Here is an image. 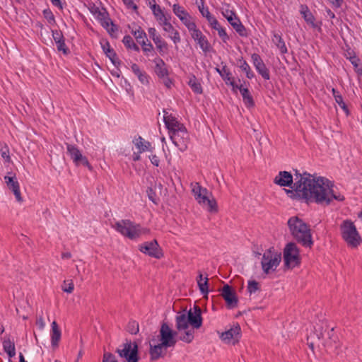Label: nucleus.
Segmentation results:
<instances>
[{"mask_svg": "<svg viewBox=\"0 0 362 362\" xmlns=\"http://www.w3.org/2000/svg\"><path fill=\"white\" fill-rule=\"evenodd\" d=\"M116 353L121 358H124L127 362H138L139 357L138 355V344L136 342L126 341L120 348L116 350Z\"/></svg>", "mask_w": 362, "mask_h": 362, "instance_id": "obj_9", "label": "nucleus"}, {"mask_svg": "<svg viewBox=\"0 0 362 362\" xmlns=\"http://www.w3.org/2000/svg\"><path fill=\"white\" fill-rule=\"evenodd\" d=\"M238 65L240 69H242L246 74V77L249 79H252L255 76L254 72L252 71L248 63L243 58H240L238 59Z\"/></svg>", "mask_w": 362, "mask_h": 362, "instance_id": "obj_35", "label": "nucleus"}, {"mask_svg": "<svg viewBox=\"0 0 362 362\" xmlns=\"http://www.w3.org/2000/svg\"><path fill=\"white\" fill-rule=\"evenodd\" d=\"M274 182L281 187H290L293 184V176L287 171H280L275 177Z\"/></svg>", "mask_w": 362, "mask_h": 362, "instance_id": "obj_25", "label": "nucleus"}, {"mask_svg": "<svg viewBox=\"0 0 362 362\" xmlns=\"http://www.w3.org/2000/svg\"><path fill=\"white\" fill-rule=\"evenodd\" d=\"M156 20L158 21L159 25L162 26L163 29L171 24L169 21L170 17L168 18L165 14L160 18H158Z\"/></svg>", "mask_w": 362, "mask_h": 362, "instance_id": "obj_57", "label": "nucleus"}, {"mask_svg": "<svg viewBox=\"0 0 362 362\" xmlns=\"http://www.w3.org/2000/svg\"><path fill=\"white\" fill-rule=\"evenodd\" d=\"M180 21L186 26L189 33L197 28L196 23L192 21V17L189 13L183 16Z\"/></svg>", "mask_w": 362, "mask_h": 362, "instance_id": "obj_43", "label": "nucleus"}, {"mask_svg": "<svg viewBox=\"0 0 362 362\" xmlns=\"http://www.w3.org/2000/svg\"><path fill=\"white\" fill-rule=\"evenodd\" d=\"M163 122L165 125V127L168 130L169 134L172 133L173 132L177 131L178 129L185 127L172 113H170L168 111L165 110H163Z\"/></svg>", "mask_w": 362, "mask_h": 362, "instance_id": "obj_18", "label": "nucleus"}, {"mask_svg": "<svg viewBox=\"0 0 362 362\" xmlns=\"http://www.w3.org/2000/svg\"><path fill=\"white\" fill-rule=\"evenodd\" d=\"M147 41L148 40L145 41L141 40L140 45L141 46L142 50L146 57H153L156 55L154 47L151 42H147Z\"/></svg>", "mask_w": 362, "mask_h": 362, "instance_id": "obj_41", "label": "nucleus"}, {"mask_svg": "<svg viewBox=\"0 0 362 362\" xmlns=\"http://www.w3.org/2000/svg\"><path fill=\"white\" fill-rule=\"evenodd\" d=\"M148 158L154 166L158 167L160 165V158L156 154L151 153L148 156Z\"/></svg>", "mask_w": 362, "mask_h": 362, "instance_id": "obj_64", "label": "nucleus"}, {"mask_svg": "<svg viewBox=\"0 0 362 362\" xmlns=\"http://www.w3.org/2000/svg\"><path fill=\"white\" fill-rule=\"evenodd\" d=\"M169 135L173 143L181 151L183 152L187 149L188 144H189V134L185 127L177 131L173 132Z\"/></svg>", "mask_w": 362, "mask_h": 362, "instance_id": "obj_10", "label": "nucleus"}, {"mask_svg": "<svg viewBox=\"0 0 362 362\" xmlns=\"http://www.w3.org/2000/svg\"><path fill=\"white\" fill-rule=\"evenodd\" d=\"M218 36L221 38L223 42H227L229 40V36L228 35L226 29L221 26L216 29Z\"/></svg>", "mask_w": 362, "mask_h": 362, "instance_id": "obj_55", "label": "nucleus"}, {"mask_svg": "<svg viewBox=\"0 0 362 362\" xmlns=\"http://www.w3.org/2000/svg\"><path fill=\"white\" fill-rule=\"evenodd\" d=\"M349 60L354 66L356 71L358 74H362V66H359L360 59L358 57H357L356 54H354L349 57Z\"/></svg>", "mask_w": 362, "mask_h": 362, "instance_id": "obj_49", "label": "nucleus"}, {"mask_svg": "<svg viewBox=\"0 0 362 362\" xmlns=\"http://www.w3.org/2000/svg\"><path fill=\"white\" fill-rule=\"evenodd\" d=\"M188 85L196 94H202L203 92L202 86L200 81L195 77L192 76L188 81Z\"/></svg>", "mask_w": 362, "mask_h": 362, "instance_id": "obj_39", "label": "nucleus"}, {"mask_svg": "<svg viewBox=\"0 0 362 362\" xmlns=\"http://www.w3.org/2000/svg\"><path fill=\"white\" fill-rule=\"evenodd\" d=\"M260 290L259 284L255 280H250L247 283V291L250 294H252Z\"/></svg>", "mask_w": 362, "mask_h": 362, "instance_id": "obj_50", "label": "nucleus"}, {"mask_svg": "<svg viewBox=\"0 0 362 362\" xmlns=\"http://www.w3.org/2000/svg\"><path fill=\"white\" fill-rule=\"evenodd\" d=\"M173 11L175 15L180 20L189 13L180 4H175L173 6Z\"/></svg>", "mask_w": 362, "mask_h": 362, "instance_id": "obj_46", "label": "nucleus"}, {"mask_svg": "<svg viewBox=\"0 0 362 362\" xmlns=\"http://www.w3.org/2000/svg\"><path fill=\"white\" fill-rule=\"evenodd\" d=\"M153 62L155 63V72L159 78H165L168 76L166 64L160 57H156Z\"/></svg>", "mask_w": 362, "mask_h": 362, "instance_id": "obj_29", "label": "nucleus"}, {"mask_svg": "<svg viewBox=\"0 0 362 362\" xmlns=\"http://www.w3.org/2000/svg\"><path fill=\"white\" fill-rule=\"evenodd\" d=\"M334 328H329L327 322H322L315 327V332L308 337V344L313 350L315 345L331 347L335 343L337 337L334 334Z\"/></svg>", "mask_w": 362, "mask_h": 362, "instance_id": "obj_4", "label": "nucleus"}, {"mask_svg": "<svg viewBox=\"0 0 362 362\" xmlns=\"http://www.w3.org/2000/svg\"><path fill=\"white\" fill-rule=\"evenodd\" d=\"M74 288V285L71 281L69 282H67L66 281H64V284L62 285V290L64 292H66L67 293H71L73 292Z\"/></svg>", "mask_w": 362, "mask_h": 362, "instance_id": "obj_56", "label": "nucleus"}, {"mask_svg": "<svg viewBox=\"0 0 362 362\" xmlns=\"http://www.w3.org/2000/svg\"><path fill=\"white\" fill-rule=\"evenodd\" d=\"M103 362H118L116 357L111 353L107 352L103 354Z\"/></svg>", "mask_w": 362, "mask_h": 362, "instance_id": "obj_58", "label": "nucleus"}, {"mask_svg": "<svg viewBox=\"0 0 362 362\" xmlns=\"http://www.w3.org/2000/svg\"><path fill=\"white\" fill-rule=\"evenodd\" d=\"M251 59L258 74L261 75L264 80H269L270 78L269 71L267 68L261 57L258 54L254 53L252 54Z\"/></svg>", "mask_w": 362, "mask_h": 362, "instance_id": "obj_22", "label": "nucleus"}, {"mask_svg": "<svg viewBox=\"0 0 362 362\" xmlns=\"http://www.w3.org/2000/svg\"><path fill=\"white\" fill-rule=\"evenodd\" d=\"M245 83L246 81H244L243 83L240 85L238 84V88H235V92L238 90H240L244 104L247 107L250 108L255 106V102L249 89L247 87H244Z\"/></svg>", "mask_w": 362, "mask_h": 362, "instance_id": "obj_24", "label": "nucleus"}, {"mask_svg": "<svg viewBox=\"0 0 362 362\" xmlns=\"http://www.w3.org/2000/svg\"><path fill=\"white\" fill-rule=\"evenodd\" d=\"M132 142L135 145L136 148L138 149L139 153H144L146 151H149L152 153L153 150L154 149L151 143L148 141H146L141 136L134 137Z\"/></svg>", "mask_w": 362, "mask_h": 362, "instance_id": "obj_26", "label": "nucleus"}, {"mask_svg": "<svg viewBox=\"0 0 362 362\" xmlns=\"http://www.w3.org/2000/svg\"><path fill=\"white\" fill-rule=\"evenodd\" d=\"M4 181L9 189H11L18 202L22 201V197L20 191L19 183L17 180L16 175L12 173H8V175L4 177Z\"/></svg>", "mask_w": 362, "mask_h": 362, "instance_id": "obj_21", "label": "nucleus"}, {"mask_svg": "<svg viewBox=\"0 0 362 362\" xmlns=\"http://www.w3.org/2000/svg\"><path fill=\"white\" fill-rule=\"evenodd\" d=\"M52 37L55 42L62 40L64 38L61 30H52Z\"/></svg>", "mask_w": 362, "mask_h": 362, "instance_id": "obj_59", "label": "nucleus"}, {"mask_svg": "<svg viewBox=\"0 0 362 362\" xmlns=\"http://www.w3.org/2000/svg\"><path fill=\"white\" fill-rule=\"evenodd\" d=\"M300 13L304 18L305 21L312 28H316L317 27V25L315 23V18L309 10L308 6L301 5Z\"/></svg>", "mask_w": 362, "mask_h": 362, "instance_id": "obj_32", "label": "nucleus"}, {"mask_svg": "<svg viewBox=\"0 0 362 362\" xmlns=\"http://www.w3.org/2000/svg\"><path fill=\"white\" fill-rule=\"evenodd\" d=\"M42 13L45 18L47 19L49 24L55 23L54 16L50 9H44Z\"/></svg>", "mask_w": 362, "mask_h": 362, "instance_id": "obj_52", "label": "nucleus"}, {"mask_svg": "<svg viewBox=\"0 0 362 362\" xmlns=\"http://www.w3.org/2000/svg\"><path fill=\"white\" fill-rule=\"evenodd\" d=\"M152 1L153 2V4H151V1H150L149 3L150 8L155 18L157 19L158 18H160V16H163L164 13L161 9L160 6L156 3L155 0H152Z\"/></svg>", "mask_w": 362, "mask_h": 362, "instance_id": "obj_48", "label": "nucleus"}, {"mask_svg": "<svg viewBox=\"0 0 362 362\" xmlns=\"http://www.w3.org/2000/svg\"><path fill=\"white\" fill-rule=\"evenodd\" d=\"M56 43L57 50L62 52L64 54L67 55L69 53V49L65 43V39H62Z\"/></svg>", "mask_w": 362, "mask_h": 362, "instance_id": "obj_51", "label": "nucleus"}, {"mask_svg": "<svg viewBox=\"0 0 362 362\" xmlns=\"http://www.w3.org/2000/svg\"><path fill=\"white\" fill-rule=\"evenodd\" d=\"M102 48L106 56L110 59L111 62L115 66H117L120 64V61L118 59L117 54L111 47L108 42H105V43L102 44Z\"/></svg>", "mask_w": 362, "mask_h": 362, "instance_id": "obj_31", "label": "nucleus"}, {"mask_svg": "<svg viewBox=\"0 0 362 362\" xmlns=\"http://www.w3.org/2000/svg\"><path fill=\"white\" fill-rule=\"evenodd\" d=\"M67 153L70 156L74 164L78 166L83 164L90 170H93L92 165L88 162L87 158L82 155L81 152L76 145L66 144Z\"/></svg>", "mask_w": 362, "mask_h": 362, "instance_id": "obj_13", "label": "nucleus"}, {"mask_svg": "<svg viewBox=\"0 0 362 362\" xmlns=\"http://www.w3.org/2000/svg\"><path fill=\"white\" fill-rule=\"evenodd\" d=\"M211 196V193L206 189V193H202L201 196L197 197L195 200L203 207L206 208V210L210 213H216L218 211V205L216 201L209 197Z\"/></svg>", "mask_w": 362, "mask_h": 362, "instance_id": "obj_17", "label": "nucleus"}, {"mask_svg": "<svg viewBox=\"0 0 362 362\" xmlns=\"http://www.w3.org/2000/svg\"><path fill=\"white\" fill-rule=\"evenodd\" d=\"M221 64L223 72L221 77L227 86H230L232 88L233 91H235V88H238V83L234 81V78L226 64L223 63H221Z\"/></svg>", "mask_w": 362, "mask_h": 362, "instance_id": "obj_27", "label": "nucleus"}, {"mask_svg": "<svg viewBox=\"0 0 362 362\" xmlns=\"http://www.w3.org/2000/svg\"><path fill=\"white\" fill-rule=\"evenodd\" d=\"M281 261V253L276 252L274 248L267 250L263 253L261 260V266L264 274L267 275L274 272Z\"/></svg>", "mask_w": 362, "mask_h": 362, "instance_id": "obj_7", "label": "nucleus"}, {"mask_svg": "<svg viewBox=\"0 0 362 362\" xmlns=\"http://www.w3.org/2000/svg\"><path fill=\"white\" fill-rule=\"evenodd\" d=\"M128 329L132 334H135L139 332V325L135 322H132L129 323Z\"/></svg>", "mask_w": 362, "mask_h": 362, "instance_id": "obj_63", "label": "nucleus"}, {"mask_svg": "<svg viewBox=\"0 0 362 362\" xmlns=\"http://www.w3.org/2000/svg\"><path fill=\"white\" fill-rule=\"evenodd\" d=\"M112 228L122 235L130 240H136L144 235L150 233V230L143 228L139 224H136L128 219H123L117 221Z\"/></svg>", "mask_w": 362, "mask_h": 362, "instance_id": "obj_5", "label": "nucleus"}, {"mask_svg": "<svg viewBox=\"0 0 362 362\" xmlns=\"http://www.w3.org/2000/svg\"><path fill=\"white\" fill-rule=\"evenodd\" d=\"M177 332L172 330L167 323L163 322L160 329V337L162 345L165 348L174 346L177 343L175 338Z\"/></svg>", "mask_w": 362, "mask_h": 362, "instance_id": "obj_12", "label": "nucleus"}, {"mask_svg": "<svg viewBox=\"0 0 362 362\" xmlns=\"http://www.w3.org/2000/svg\"><path fill=\"white\" fill-rule=\"evenodd\" d=\"M198 8L203 17H206V13H210L209 8L204 6V0H201L200 4L198 5Z\"/></svg>", "mask_w": 362, "mask_h": 362, "instance_id": "obj_61", "label": "nucleus"}, {"mask_svg": "<svg viewBox=\"0 0 362 362\" xmlns=\"http://www.w3.org/2000/svg\"><path fill=\"white\" fill-rule=\"evenodd\" d=\"M340 231L343 240L349 247H358L361 242V238L356 226L351 220L346 219L340 225Z\"/></svg>", "mask_w": 362, "mask_h": 362, "instance_id": "obj_6", "label": "nucleus"}, {"mask_svg": "<svg viewBox=\"0 0 362 362\" xmlns=\"http://www.w3.org/2000/svg\"><path fill=\"white\" fill-rule=\"evenodd\" d=\"M272 41L275 43L276 46L278 47L281 54H284L288 52L285 42L280 35L274 33L272 36Z\"/></svg>", "mask_w": 362, "mask_h": 362, "instance_id": "obj_36", "label": "nucleus"}, {"mask_svg": "<svg viewBox=\"0 0 362 362\" xmlns=\"http://www.w3.org/2000/svg\"><path fill=\"white\" fill-rule=\"evenodd\" d=\"M190 325L189 317L187 315V312L183 311L178 313L175 317V327L178 331L186 330Z\"/></svg>", "mask_w": 362, "mask_h": 362, "instance_id": "obj_28", "label": "nucleus"}, {"mask_svg": "<svg viewBox=\"0 0 362 362\" xmlns=\"http://www.w3.org/2000/svg\"><path fill=\"white\" fill-rule=\"evenodd\" d=\"M335 102L340 106V107L344 111V112L348 115L349 114V111L345 103L343 100L342 95H337Z\"/></svg>", "mask_w": 362, "mask_h": 362, "instance_id": "obj_54", "label": "nucleus"}, {"mask_svg": "<svg viewBox=\"0 0 362 362\" xmlns=\"http://www.w3.org/2000/svg\"><path fill=\"white\" fill-rule=\"evenodd\" d=\"M122 42L128 49H132L137 52L140 51L139 46L134 42L133 38L130 35H125L123 37Z\"/></svg>", "mask_w": 362, "mask_h": 362, "instance_id": "obj_42", "label": "nucleus"}, {"mask_svg": "<svg viewBox=\"0 0 362 362\" xmlns=\"http://www.w3.org/2000/svg\"><path fill=\"white\" fill-rule=\"evenodd\" d=\"M62 332L56 321H53L51 325V344L53 347H57L61 339Z\"/></svg>", "mask_w": 362, "mask_h": 362, "instance_id": "obj_30", "label": "nucleus"}, {"mask_svg": "<svg viewBox=\"0 0 362 362\" xmlns=\"http://www.w3.org/2000/svg\"><path fill=\"white\" fill-rule=\"evenodd\" d=\"M165 347L162 343L155 346H151L150 348V357L151 361L158 360L160 357L163 356V348Z\"/></svg>", "mask_w": 362, "mask_h": 362, "instance_id": "obj_37", "label": "nucleus"}, {"mask_svg": "<svg viewBox=\"0 0 362 362\" xmlns=\"http://www.w3.org/2000/svg\"><path fill=\"white\" fill-rule=\"evenodd\" d=\"M163 30L168 33V37L172 40L175 45L181 42V37L179 32L173 26L172 24H170Z\"/></svg>", "mask_w": 362, "mask_h": 362, "instance_id": "obj_34", "label": "nucleus"}, {"mask_svg": "<svg viewBox=\"0 0 362 362\" xmlns=\"http://www.w3.org/2000/svg\"><path fill=\"white\" fill-rule=\"evenodd\" d=\"M179 339L187 344L191 343L194 339V330L186 329L185 333L179 337Z\"/></svg>", "mask_w": 362, "mask_h": 362, "instance_id": "obj_47", "label": "nucleus"}, {"mask_svg": "<svg viewBox=\"0 0 362 362\" xmlns=\"http://www.w3.org/2000/svg\"><path fill=\"white\" fill-rule=\"evenodd\" d=\"M146 194L149 200H151L153 203L156 204H158V198L156 191L152 187L147 188Z\"/></svg>", "mask_w": 362, "mask_h": 362, "instance_id": "obj_53", "label": "nucleus"}, {"mask_svg": "<svg viewBox=\"0 0 362 362\" xmlns=\"http://www.w3.org/2000/svg\"><path fill=\"white\" fill-rule=\"evenodd\" d=\"M241 337V328L237 323L229 329L222 332L220 335L221 339L226 344H235Z\"/></svg>", "mask_w": 362, "mask_h": 362, "instance_id": "obj_16", "label": "nucleus"}, {"mask_svg": "<svg viewBox=\"0 0 362 362\" xmlns=\"http://www.w3.org/2000/svg\"><path fill=\"white\" fill-rule=\"evenodd\" d=\"M223 16L227 19L228 23L234 30L242 37L247 36L246 29L243 25L239 18L235 12L231 10L226 9L222 12Z\"/></svg>", "mask_w": 362, "mask_h": 362, "instance_id": "obj_15", "label": "nucleus"}, {"mask_svg": "<svg viewBox=\"0 0 362 362\" xmlns=\"http://www.w3.org/2000/svg\"><path fill=\"white\" fill-rule=\"evenodd\" d=\"M287 223L291 235L298 243L305 247H312L313 240L309 225L298 216H291Z\"/></svg>", "mask_w": 362, "mask_h": 362, "instance_id": "obj_3", "label": "nucleus"}, {"mask_svg": "<svg viewBox=\"0 0 362 362\" xmlns=\"http://www.w3.org/2000/svg\"><path fill=\"white\" fill-rule=\"evenodd\" d=\"M221 295L226 303L228 308L232 309L238 305V300L235 292L232 287L228 284H225L221 290Z\"/></svg>", "mask_w": 362, "mask_h": 362, "instance_id": "obj_19", "label": "nucleus"}, {"mask_svg": "<svg viewBox=\"0 0 362 362\" xmlns=\"http://www.w3.org/2000/svg\"><path fill=\"white\" fill-rule=\"evenodd\" d=\"M137 78L142 84L147 85L149 83V76L146 71L142 73L141 75H139Z\"/></svg>", "mask_w": 362, "mask_h": 362, "instance_id": "obj_62", "label": "nucleus"}, {"mask_svg": "<svg viewBox=\"0 0 362 362\" xmlns=\"http://www.w3.org/2000/svg\"><path fill=\"white\" fill-rule=\"evenodd\" d=\"M293 189H286L288 196L293 199H304L307 203L315 202L329 205L333 200L342 202L344 195L335 193L333 183L324 177H315L306 172H296Z\"/></svg>", "mask_w": 362, "mask_h": 362, "instance_id": "obj_1", "label": "nucleus"}, {"mask_svg": "<svg viewBox=\"0 0 362 362\" xmlns=\"http://www.w3.org/2000/svg\"><path fill=\"white\" fill-rule=\"evenodd\" d=\"M293 189H286L288 196L293 199H304L307 203L315 202L329 205L333 200L342 202L344 195L335 193L333 183L324 177H315L306 172H296Z\"/></svg>", "mask_w": 362, "mask_h": 362, "instance_id": "obj_2", "label": "nucleus"}, {"mask_svg": "<svg viewBox=\"0 0 362 362\" xmlns=\"http://www.w3.org/2000/svg\"><path fill=\"white\" fill-rule=\"evenodd\" d=\"M2 345L4 351L8 354L10 358L16 356L15 343L13 341H11L9 337L4 339Z\"/></svg>", "mask_w": 362, "mask_h": 362, "instance_id": "obj_33", "label": "nucleus"}, {"mask_svg": "<svg viewBox=\"0 0 362 362\" xmlns=\"http://www.w3.org/2000/svg\"><path fill=\"white\" fill-rule=\"evenodd\" d=\"M189 33L192 39L197 43L204 52L207 53L210 51L211 45L207 37L197 27Z\"/></svg>", "mask_w": 362, "mask_h": 362, "instance_id": "obj_20", "label": "nucleus"}, {"mask_svg": "<svg viewBox=\"0 0 362 362\" xmlns=\"http://www.w3.org/2000/svg\"><path fill=\"white\" fill-rule=\"evenodd\" d=\"M202 311L199 306L194 305L192 309H190L187 313V317H189V321L193 328L199 329L202 325Z\"/></svg>", "mask_w": 362, "mask_h": 362, "instance_id": "obj_23", "label": "nucleus"}, {"mask_svg": "<svg viewBox=\"0 0 362 362\" xmlns=\"http://www.w3.org/2000/svg\"><path fill=\"white\" fill-rule=\"evenodd\" d=\"M192 192L194 197V199L201 196L202 193L206 192V188L202 187L199 182L192 184Z\"/></svg>", "mask_w": 362, "mask_h": 362, "instance_id": "obj_45", "label": "nucleus"}, {"mask_svg": "<svg viewBox=\"0 0 362 362\" xmlns=\"http://www.w3.org/2000/svg\"><path fill=\"white\" fill-rule=\"evenodd\" d=\"M94 15L100 25L107 30L111 35L117 31V27L113 23L106 9L97 8L95 10Z\"/></svg>", "mask_w": 362, "mask_h": 362, "instance_id": "obj_11", "label": "nucleus"}, {"mask_svg": "<svg viewBox=\"0 0 362 362\" xmlns=\"http://www.w3.org/2000/svg\"><path fill=\"white\" fill-rule=\"evenodd\" d=\"M139 250L151 257L160 259L163 253L156 240L145 242L139 245Z\"/></svg>", "mask_w": 362, "mask_h": 362, "instance_id": "obj_14", "label": "nucleus"}, {"mask_svg": "<svg viewBox=\"0 0 362 362\" xmlns=\"http://www.w3.org/2000/svg\"><path fill=\"white\" fill-rule=\"evenodd\" d=\"M131 33L139 44H141V40H147L146 33L141 27H138L136 30H132Z\"/></svg>", "mask_w": 362, "mask_h": 362, "instance_id": "obj_44", "label": "nucleus"}, {"mask_svg": "<svg viewBox=\"0 0 362 362\" xmlns=\"http://www.w3.org/2000/svg\"><path fill=\"white\" fill-rule=\"evenodd\" d=\"M299 249L295 243H288L284 249L285 267L293 268L300 263Z\"/></svg>", "mask_w": 362, "mask_h": 362, "instance_id": "obj_8", "label": "nucleus"}, {"mask_svg": "<svg viewBox=\"0 0 362 362\" xmlns=\"http://www.w3.org/2000/svg\"><path fill=\"white\" fill-rule=\"evenodd\" d=\"M156 45V49L158 53L161 56H164L168 52V45L167 42H165L162 37L160 36L158 39L153 41Z\"/></svg>", "mask_w": 362, "mask_h": 362, "instance_id": "obj_38", "label": "nucleus"}, {"mask_svg": "<svg viewBox=\"0 0 362 362\" xmlns=\"http://www.w3.org/2000/svg\"><path fill=\"white\" fill-rule=\"evenodd\" d=\"M148 33L150 38L153 41H154L155 40H156L160 37V35L158 33V32L155 28H149L148 30Z\"/></svg>", "mask_w": 362, "mask_h": 362, "instance_id": "obj_60", "label": "nucleus"}, {"mask_svg": "<svg viewBox=\"0 0 362 362\" xmlns=\"http://www.w3.org/2000/svg\"><path fill=\"white\" fill-rule=\"evenodd\" d=\"M208 281L209 279L207 276L204 278L201 273L199 274L197 284L201 293L204 295H207L209 293Z\"/></svg>", "mask_w": 362, "mask_h": 362, "instance_id": "obj_40", "label": "nucleus"}]
</instances>
